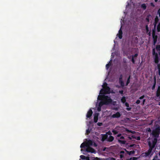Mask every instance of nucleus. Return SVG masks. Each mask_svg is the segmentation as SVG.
Segmentation results:
<instances>
[{"label":"nucleus","instance_id":"obj_38","mask_svg":"<svg viewBox=\"0 0 160 160\" xmlns=\"http://www.w3.org/2000/svg\"><path fill=\"white\" fill-rule=\"evenodd\" d=\"M80 158L82 159H85L86 158V157L83 155H81L80 156Z\"/></svg>","mask_w":160,"mask_h":160},{"label":"nucleus","instance_id":"obj_10","mask_svg":"<svg viewBox=\"0 0 160 160\" xmlns=\"http://www.w3.org/2000/svg\"><path fill=\"white\" fill-rule=\"evenodd\" d=\"M93 112L91 109H90L89 111L88 112L87 115L86 117L87 118H90L92 116Z\"/></svg>","mask_w":160,"mask_h":160},{"label":"nucleus","instance_id":"obj_47","mask_svg":"<svg viewBox=\"0 0 160 160\" xmlns=\"http://www.w3.org/2000/svg\"><path fill=\"white\" fill-rule=\"evenodd\" d=\"M125 106L127 107H129V104L127 102H126L125 103Z\"/></svg>","mask_w":160,"mask_h":160},{"label":"nucleus","instance_id":"obj_64","mask_svg":"<svg viewBox=\"0 0 160 160\" xmlns=\"http://www.w3.org/2000/svg\"><path fill=\"white\" fill-rule=\"evenodd\" d=\"M158 54H159V56H160V52H158Z\"/></svg>","mask_w":160,"mask_h":160},{"label":"nucleus","instance_id":"obj_50","mask_svg":"<svg viewBox=\"0 0 160 160\" xmlns=\"http://www.w3.org/2000/svg\"><path fill=\"white\" fill-rule=\"evenodd\" d=\"M121 136V134H118L117 135V137H118V138H119V137L120 138Z\"/></svg>","mask_w":160,"mask_h":160},{"label":"nucleus","instance_id":"obj_31","mask_svg":"<svg viewBox=\"0 0 160 160\" xmlns=\"http://www.w3.org/2000/svg\"><path fill=\"white\" fill-rule=\"evenodd\" d=\"M158 54L156 52H155V49L154 48L152 49V54L153 56L154 55H156V54Z\"/></svg>","mask_w":160,"mask_h":160},{"label":"nucleus","instance_id":"obj_23","mask_svg":"<svg viewBox=\"0 0 160 160\" xmlns=\"http://www.w3.org/2000/svg\"><path fill=\"white\" fill-rule=\"evenodd\" d=\"M155 48L157 51H160V45H157Z\"/></svg>","mask_w":160,"mask_h":160},{"label":"nucleus","instance_id":"obj_9","mask_svg":"<svg viewBox=\"0 0 160 160\" xmlns=\"http://www.w3.org/2000/svg\"><path fill=\"white\" fill-rule=\"evenodd\" d=\"M121 114L119 112H117L115 114H114L112 116V117L113 118H118L120 117Z\"/></svg>","mask_w":160,"mask_h":160},{"label":"nucleus","instance_id":"obj_17","mask_svg":"<svg viewBox=\"0 0 160 160\" xmlns=\"http://www.w3.org/2000/svg\"><path fill=\"white\" fill-rule=\"evenodd\" d=\"M114 140V137L112 136H110L107 138V141L109 142H111Z\"/></svg>","mask_w":160,"mask_h":160},{"label":"nucleus","instance_id":"obj_48","mask_svg":"<svg viewBox=\"0 0 160 160\" xmlns=\"http://www.w3.org/2000/svg\"><path fill=\"white\" fill-rule=\"evenodd\" d=\"M150 5L152 7H154L155 6L154 4L152 2L151 3Z\"/></svg>","mask_w":160,"mask_h":160},{"label":"nucleus","instance_id":"obj_4","mask_svg":"<svg viewBox=\"0 0 160 160\" xmlns=\"http://www.w3.org/2000/svg\"><path fill=\"white\" fill-rule=\"evenodd\" d=\"M160 133V127L158 126L154 129L153 130L152 134L154 137L157 138L158 137Z\"/></svg>","mask_w":160,"mask_h":160},{"label":"nucleus","instance_id":"obj_56","mask_svg":"<svg viewBox=\"0 0 160 160\" xmlns=\"http://www.w3.org/2000/svg\"><path fill=\"white\" fill-rule=\"evenodd\" d=\"M131 78V76L129 75L128 78V79L130 80Z\"/></svg>","mask_w":160,"mask_h":160},{"label":"nucleus","instance_id":"obj_7","mask_svg":"<svg viewBox=\"0 0 160 160\" xmlns=\"http://www.w3.org/2000/svg\"><path fill=\"white\" fill-rule=\"evenodd\" d=\"M97 102L96 103V108H97V110L98 112L100 111V91L97 98Z\"/></svg>","mask_w":160,"mask_h":160},{"label":"nucleus","instance_id":"obj_57","mask_svg":"<svg viewBox=\"0 0 160 160\" xmlns=\"http://www.w3.org/2000/svg\"><path fill=\"white\" fill-rule=\"evenodd\" d=\"M97 125L99 126H100V122H98L97 123Z\"/></svg>","mask_w":160,"mask_h":160},{"label":"nucleus","instance_id":"obj_11","mask_svg":"<svg viewBox=\"0 0 160 160\" xmlns=\"http://www.w3.org/2000/svg\"><path fill=\"white\" fill-rule=\"evenodd\" d=\"M101 135L102 136V138L101 139V140L103 142L105 140H106L107 141V138H108V136L107 134H101Z\"/></svg>","mask_w":160,"mask_h":160},{"label":"nucleus","instance_id":"obj_8","mask_svg":"<svg viewBox=\"0 0 160 160\" xmlns=\"http://www.w3.org/2000/svg\"><path fill=\"white\" fill-rule=\"evenodd\" d=\"M154 56V61L155 63L157 64L159 62V61L160 60V59L158 57V54H156V55H153Z\"/></svg>","mask_w":160,"mask_h":160},{"label":"nucleus","instance_id":"obj_14","mask_svg":"<svg viewBox=\"0 0 160 160\" xmlns=\"http://www.w3.org/2000/svg\"><path fill=\"white\" fill-rule=\"evenodd\" d=\"M98 115L99 113H95L94 115V121L95 123L97 122L98 121Z\"/></svg>","mask_w":160,"mask_h":160},{"label":"nucleus","instance_id":"obj_63","mask_svg":"<svg viewBox=\"0 0 160 160\" xmlns=\"http://www.w3.org/2000/svg\"><path fill=\"white\" fill-rule=\"evenodd\" d=\"M154 1L156 2H157L158 1V0H154Z\"/></svg>","mask_w":160,"mask_h":160},{"label":"nucleus","instance_id":"obj_44","mask_svg":"<svg viewBox=\"0 0 160 160\" xmlns=\"http://www.w3.org/2000/svg\"><path fill=\"white\" fill-rule=\"evenodd\" d=\"M140 100H137V101L136 102V103L137 104H139L140 103Z\"/></svg>","mask_w":160,"mask_h":160},{"label":"nucleus","instance_id":"obj_43","mask_svg":"<svg viewBox=\"0 0 160 160\" xmlns=\"http://www.w3.org/2000/svg\"><path fill=\"white\" fill-rule=\"evenodd\" d=\"M144 97H145V96L144 95H143L142 96L140 97L139 98V99H141V100L142 99H143Z\"/></svg>","mask_w":160,"mask_h":160},{"label":"nucleus","instance_id":"obj_16","mask_svg":"<svg viewBox=\"0 0 160 160\" xmlns=\"http://www.w3.org/2000/svg\"><path fill=\"white\" fill-rule=\"evenodd\" d=\"M156 96L158 97L160 96V86H159L157 90L156 93Z\"/></svg>","mask_w":160,"mask_h":160},{"label":"nucleus","instance_id":"obj_54","mask_svg":"<svg viewBox=\"0 0 160 160\" xmlns=\"http://www.w3.org/2000/svg\"><path fill=\"white\" fill-rule=\"evenodd\" d=\"M93 145L94 147H96L97 146V144L95 142H94Z\"/></svg>","mask_w":160,"mask_h":160},{"label":"nucleus","instance_id":"obj_49","mask_svg":"<svg viewBox=\"0 0 160 160\" xmlns=\"http://www.w3.org/2000/svg\"><path fill=\"white\" fill-rule=\"evenodd\" d=\"M146 100L145 99H144L143 100L142 102V105H144V104Z\"/></svg>","mask_w":160,"mask_h":160},{"label":"nucleus","instance_id":"obj_53","mask_svg":"<svg viewBox=\"0 0 160 160\" xmlns=\"http://www.w3.org/2000/svg\"><path fill=\"white\" fill-rule=\"evenodd\" d=\"M137 139L138 140H140V137H137Z\"/></svg>","mask_w":160,"mask_h":160},{"label":"nucleus","instance_id":"obj_61","mask_svg":"<svg viewBox=\"0 0 160 160\" xmlns=\"http://www.w3.org/2000/svg\"><path fill=\"white\" fill-rule=\"evenodd\" d=\"M111 159L112 160H115V159L114 158H111Z\"/></svg>","mask_w":160,"mask_h":160},{"label":"nucleus","instance_id":"obj_62","mask_svg":"<svg viewBox=\"0 0 160 160\" xmlns=\"http://www.w3.org/2000/svg\"><path fill=\"white\" fill-rule=\"evenodd\" d=\"M106 148H105L104 149H103V151H105V150Z\"/></svg>","mask_w":160,"mask_h":160},{"label":"nucleus","instance_id":"obj_3","mask_svg":"<svg viewBox=\"0 0 160 160\" xmlns=\"http://www.w3.org/2000/svg\"><path fill=\"white\" fill-rule=\"evenodd\" d=\"M102 88L101 89V94H109L110 93V88L108 86V84L104 82L102 85Z\"/></svg>","mask_w":160,"mask_h":160},{"label":"nucleus","instance_id":"obj_20","mask_svg":"<svg viewBox=\"0 0 160 160\" xmlns=\"http://www.w3.org/2000/svg\"><path fill=\"white\" fill-rule=\"evenodd\" d=\"M124 153V151H121L120 152V158L121 159H122L124 157V155L123 154Z\"/></svg>","mask_w":160,"mask_h":160},{"label":"nucleus","instance_id":"obj_22","mask_svg":"<svg viewBox=\"0 0 160 160\" xmlns=\"http://www.w3.org/2000/svg\"><path fill=\"white\" fill-rule=\"evenodd\" d=\"M157 29L158 32H160V22H159L158 24Z\"/></svg>","mask_w":160,"mask_h":160},{"label":"nucleus","instance_id":"obj_37","mask_svg":"<svg viewBox=\"0 0 160 160\" xmlns=\"http://www.w3.org/2000/svg\"><path fill=\"white\" fill-rule=\"evenodd\" d=\"M122 77H123L122 75V74L120 75L119 78V81L122 80Z\"/></svg>","mask_w":160,"mask_h":160},{"label":"nucleus","instance_id":"obj_25","mask_svg":"<svg viewBox=\"0 0 160 160\" xmlns=\"http://www.w3.org/2000/svg\"><path fill=\"white\" fill-rule=\"evenodd\" d=\"M85 147H86V142H83L80 145L81 148H84Z\"/></svg>","mask_w":160,"mask_h":160},{"label":"nucleus","instance_id":"obj_45","mask_svg":"<svg viewBox=\"0 0 160 160\" xmlns=\"http://www.w3.org/2000/svg\"><path fill=\"white\" fill-rule=\"evenodd\" d=\"M119 93L122 95L123 94V90H120L119 91Z\"/></svg>","mask_w":160,"mask_h":160},{"label":"nucleus","instance_id":"obj_32","mask_svg":"<svg viewBox=\"0 0 160 160\" xmlns=\"http://www.w3.org/2000/svg\"><path fill=\"white\" fill-rule=\"evenodd\" d=\"M111 64L110 63H108V64H107L106 65V69H108L110 67V66H111Z\"/></svg>","mask_w":160,"mask_h":160},{"label":"nucleus","instance_id":"obj_58","mask_svg":"<svg viewBox=\"0 0 160 160\" xmlns=\"http://www.w3.org/2000/svg\"><path fill=\"white\" fill-rule=\"evenodd\" d=\"M132 138H135V137L134 135H132Z\"/></svg>","mask_w":160,"mask_h":160},{"label":"nucleus","instance_id":"obj_55","mask_svg":"<svg viewBox=\"0 0 160 160\" xmlns=\"http://www.w3.org/2000/svg\"><path fill=\"white\" fill-rule=\"evenodd\" d=\"M128 138L129 139V140H131L132 139V138L130 137H128Z\"/></svg>","mask_w":160,"mask_h":160},{"label":"nucleus","instance_id":"obj_19","mask_svg":"<svg viewBox=\"0 0 160 160\" xmlns=\"http://www.w3.org/2000/svg\"><path fill=\"white\" fill-rule=\"evenodd\" d=\"M157 141V138H155L154 140L152 141V144L155 146Z\"/></svg>","mask_w":160,"mask_h":160},{"label":"nucleus","instance_id":"obj_35","mask_svg":"<svg viewBox=\"0 0 160 160\" xmlns=\"http://www.w3.org/2000/svg\"><path fill=\"white\" fill-rule=\"evenodd\" d=\"M145 28H146V32H149V28H148V25H146Z\"/></svg>","mask_w":160,"mask_h":160},{"label":"nucleus","instance_id":"obj_24","mask_svg":"<svg viewBox=\"0 0 160 160\" xmlns=\"http://www.w3.org/2000/svg\"><path fill=\"white\" fill-rule=\"evenodd\" d=\"M126 131L127 133H132L134 134L135 132L132 131L131 130H130L128 129H126Z\"/></svg>","mask_w":160,"mask_h":160},{"label":"nucleus","instance_id":"obj_6","mask_svg":"<svg viewBox=\"0 0 160 160\" xmlns=\"http://www.w3.org/2000/svg\"><path fill=\"white\" fill-rule=\"evenodd\" d=\"M123 136H121L118 139V142L121 144H125L126 143V141L125 140L124 137L127 136L126 134H123Z\"/></svg>","mask_w":160,"mask_h":160},{"label":"nucleus","instance_id":"obj_39","mask_svg":"<svg viewBox=\"0 0 160 160\" xmlns=\"http://www.w3.org/2000/svg\"><path fill=\"white\" fill-rule=\"evenodd\" d=\"M146 131L147 132H151V130L150 128H147L146 129Z\"/></svg>","mask_w":160,"mask_h":160},{"label":"nucleus","instance_id":"obj_42","mask_svg":"<svg viewBox=\"0 0 160 160\" xmlns=\"http://www.w3.org/2000/svg\"><path fill=\"white\" fill-rule=\"evenodd\" d=\"M158 14L159 15V17L160 18V8L158 10L157 12Z\"/></svg>","mask_w":160,"mask_h":160},{"label":"nucleus","instance_id":"obj_15","mask_svg":"<svg viewBox=\"0 0 160 160\" xmlns=\"http://www.w3.org/2000/svg\"><path fill=\"white\" fill-rule=\"evenodd\" d=\"M152 150L151 149H149L148 151L145 152V156L147 157L149 156L152 152Z\"/></svg>","mask_w":160,"mask_h":160},{"label":"nucleus","instance_id":"obj_41","mask_svg":"<svg viewBox=\"0 0 160 160\" xmlns=\"http://www.w3.org/2000/svg\"><path fill=\"white\" fill-rule=\"evenodd\" d=\"M131 61H132V62L133 63V64L135 63V60H134V58L133 57H132V58Z\"/></svg>","mask_w":160,"mask_h":160},{"label":"nucleus","instance_id":"obj_1","mask_svg":"<svg viewBox=\"0 0 160 160\" xmlns=\"http://www.w3.org/2000/svg\"><path fill=\"white\" fill-rule=\"evenodd\" d=\"M112 100L111 98L105 95H101V107L103 105H109L111 103Z\"/></svg>","mask_w":160,"mask_h":160},{"label":"nucleus","instance_id":"obj_59","mask_svg":"<svg viewBox=\"0 0 160 160\" xmlns=\"http://www.w3.org/2000/svg\"><path fill=\"white\" fill-rule=\"evenodd\" d=\"M135 40H137V41H138V38L137 37H136L135 38Z\"/></svg>","mask_w":160,"mask_h":160},{"label":"nucleus","instance_id":"obj_34","mask_svg":"<svg viewBox=\"0 0 160 160\" xmlns=\"http://www.w3.org/2000/svg\"><path fill=\"white\" fill-rule=\"evenodd\" d=\"M112 132H113L114 135H116L118 133V132L117 130H113L112 131Z\"/></svg>","mask_w":160,"mask_h":160},{"label":"nucleus","instance_id":"obj_5","mask_svg":"<svg viewBox=\"0 0 160 160\" xmlns=\"http://www.w3.org/2000/svg\"><path fill=\"white\" fill-rule=\"evenodd\" d=\"M155 33V29H153L152 30V37L153 40V44L154 45L156 43L158 39V36L156 35Z\"/></svg>","mask_w":160,"mask_h":160},{"label":"nucleus","instance_id":"obj_27","mask_svg":"<svg viewBox=\"0 0 160 160\" xmlns=\"http://www.w3.org/2000/svg\"><path fill=\"white\" fill-rule=\"evenodd\" d=\"M150 16V15H148L146 18V21L148 22H149V17Z\"/></svg>","mask_w":160,"mask_h":160},{"label":"nucleus","instance_id":"obj_12","mask_svg":"<svg viewBox=\"0 0 160 160\" xmlns=\"http://www.w3.org/2000/svg\"><path fill=\"white\" fill-rule=\"evenodd\" d=\"M121 28L122 27H121L120 29L118 31V34L117 35V36H118V37L120 39H121L122 38V32L121 29Z\"/></svg>","mask_w":160,"mask_h":160},{"label":"nucleus","instance_id":"obj_52","mask_svg":"<svg viewBox=\"0 0 160 160\" xmlns=\"http://www.w3.org/2000/svg\"><path fill=\"white\" fill-rule=\"evenodd\" d=\"M148 35H149V36H151V32H150H150H148Z\"/></svg>","mask_w":160,"mask_h":160},{"label":"nucleus","instance_id":"obj_18","mask_svg":"<svg viewBox=\"0 0 160 160\" xmlns=\"http://www.w3.org/2000/svg\"><path fill=\"white\" fill-rule=\"evenodd\" d=\"M148 146H149V149H151L152 150L155 147L150 142H148Z\"/></svg>","mask_w":160,"mask_h":160},{"label":"nucleus","instance_id":"obj_33","mask_svg":"<svg viewBox=\"0 0 160 160\" xmlns=\"http://www.w3.org/2000/svg\"><path fill=\"white\" fill-rule=\"evenodd\" d=\"M127 152H128V153L129 155H131L132 154H134L135 153V152L134 151H130L129 152L127 151Z\"/></svg>","mask_w":160,"mask_h":160},{"label":"nucleus","instance_id":"obj_30","mask_svg":"<svg viewBox=\"0 0 160 160\" xmlns=\"http://www.w3.org/2000/svg\"><path fill=\"white\" fill-rule=\"evenodd\" d=\"M158 68V70L159 74L160 76V64H157Z\"/></svg>","mask_w":160,"mask_h":160},{"label":"nucleus","instance_id":"obj_26","mask_svg":"<svg viewBox=\"0 0 160 160\" xmlns=\"http://www.w3.org/2000/svg\"><path fill=\"white\" fill-rule=\"evenodd\" d=\"M119 82L122 87H123L124 86V83L122 80L119 81Z\"/></svg>","mask_w":160,"mask_h":160},{"label":"nucleus","instance_id":"obj_29","mask_svg":"<svg viewBox=\"0 0 160 160\" xmlns=\"http://www.w3.org/2000/svg\"><path fill=\"white\" fill-rule=\"evenodd\" d=\"M91 129L88 128V129H87L86 131V134L88 135V134L89 133H90L91 132Z\"/></svg>","mask_w":160,"mask_h":160},{"label":"nucleus","instance_id":"obj_40","mask_svg":"<svg viewBox=\"0 0 160 160\" xmlns=\"http://www.w3.org/2000/svg\"><path fill=\"white\" fill-rule=\"evenodd\" d=\"M130 82V80L128 79L127 81L126 86H127Z\"/></svg>","mask_w":160,"mask_h":160},{"label":"nucleus","instance_id":"obj_60","mask_svg":"<svg viewBox=\"0 0 160 160\" xmlns=\"http://www.w3.org/2000/svg\"><path fill=\"white\" fill-rule=\"evenodd\" d=\"M127 110H128V111H129L131 109V108H127Z\"/></svg>","mask_w":160,"mask_h":160},{"label":"nucleus","instance_id":"obj_36","mask_svg":"<svg viewBox=\"0 0 160 160\" xmlns=\"http://www.w3.org/2000/svg\"><path fill=\"white\" fill-rule=\"evenodd\" d=\"M155 85H156V80L155 79L154 83L153 85L152 88V90H154L155 89Z\"/></svg>","mask_w":160,"mask_h":160},{"label":"nucleus","instance_id":"obj_13","mask_svg":"<svg viewBox=\"0 0 160 160\" xmlns=\"http://www.w3.org/2000/svg\"><path fill=\"white\" fill-rule=\"evenodd\" d=\"M159 19L157 16H156L154 19V28L155 29L157 24L159 21Z\"/></svg>","mask_w":160,"mask_h":160},{"label":"nucleus","instance_id":"obj_51","mask_svg":"<svg viewBox=\"0 0 160 160\" xmlns=\"http://www.w3.org/2000/svg\"><path fill=\"white\" fill-rule=\"evenodd\" d=\"M85 160H90L89 158V157H86Z\"/></svg>","mask_w":160,"mask_h":160},{"label":"nucleus","instance_id":"obj_2","mask_svg":"<svg viewBox=\"0 0 160 160\" xmlns=\"http://www.w3.org/2000/svg\"><path fill=\"white\" fill-rule=\"evenodd\" d=\"M86 148L85 151L86 152L92 153H95V150L94 149L90 147L92 146L93 144L92 141L91 140H88L86 142Z\"/></svg>","mask_w":160,"mask_h":160},{"label":"nucleus","instance_id":"obj_28","mask_svg":"<svg viewBox=\"0 0 160 160\" xmlns=\"http://www.w3.org/2000/svg\"><path fill=\"white\" fill-rule=\"evenodd\" d=\"M141 7L143 9L145 10L147 6H146V5H145V4H142L141 5Z\"/></svg>","mask_w":160,"mask_h":160},{"label":"nucleus","instance_id":"obj_21","mask_svg":"<svg viewBox=\"0 0 160 160\" xmlns=\"http://www.w3.org/2000/svg\"><path fill=\"white\" fill-rule=\"evenodd\" d=\"M126 97L125 96L123 97L121 99V102L123 103H124L126 102Z\"/></svg>","mask_w":160,"mask_h":160},{"label":"nucleus","instance_id":"obj_46","mask_svg":"<svg viewBox=\"0 0 160 160\" xmlns=\"http://www.w3.org/2000/svg\"><path fill=\"white\" fill-rule=\"evenodd\" d=\"M138 56V53H135L134 55H132V57H133L134 58V57H137V56Z\"/></svg>","mask_w":160,"mask_h":160}]
</instances>
